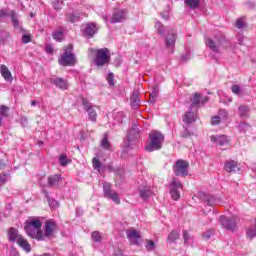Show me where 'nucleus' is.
<instances>
[{
    "label": "nucleus",
    "mask_w": 256,
    "mask_h": 256,
    "mask_svg": "<svg viewBox=\"0 0 256 256\" xmlns=\"http://www.w3.org/2000/svg\"><path fill=\"white\" fill-rule=\"evenodd\" d=\"M101 146L103 147V149H111V144L109 143V138L107 137V134L104 135L101 141Z\"/></svg>",
    "instance_id": "39"
},
{
    "label": "nucleus",
    "mask_w": 256,
    "mask_h": 256,
    "mask_svg": "<svg viewBox=\"0 0 256 256\" xmlns=\"http://www.w3.org/2000/svg\"><path fill=\"white\" fill-rule=\"evenodd\" d=\"M141 101L139 100V92L137 91H134L130 97V103H131V106L134 108V109H139V103Z\"/></svg>",
    "instance_id": "26"
},
{
    "label": "nucleus",
    "mask_w": 256,
    "mask_h": 256,
    "mask_svg": "<svg viewBox=\"0 0 256 256\" xmlns=\"http://www.w3.org/2000/svg\"><path fill=\"white\" fill-rule=\"evenodd\" d=\"M68 21H70V23H77V21H79V16H75L73 14H71L70 16L67 17Z\"/></svg>",
    "instance_id": "49"
},
{
    "label": "nucleus",
    "mask_w": 256,
    "mask_h": 256,
    "mask_svg": "<svg viewBox=\"0 0 256 256\" xmlns=\"http://www.w3.org/2000/svg\"><path fill=\"white\" fill-rule=\"evenodd\" d=\"M224 169L226 173H237L238 171H241L239 163L234 160L226 161V163L224 164Z\"/></svg>",
    "instance_id": "14"
},
{
    "label": "nucleus",
    "mask_w": 256,
    "mask_h": 256,
    "mask_svg": "<svg viewBox=\"0 0 256 256\" xmlns=\"http://www.w3.org/2000/svg\"><path fill=\"white\" fill-rule=\"evenodd\" d=\"M238 43H239V45H243V39L239 38Z\"/></svg>",
    "instance_id": "58"
},
{
    "label": "nucleus",
    "mask_w": 256,
    "mask_h": 256,
    "mask_svg": "<svg viewBox=\"0 0 256 256\" xmlns=\"http://www.w3.org/2000/svg\"><path fill=\"white\" fill-rule=\"evenodd\" d=\"M249 113H251V110L249 109V106H245V105H240L239 106V108H238L239 117L247 119V117H249Z\"/></svg>",
    "instance_id": "27"
},
{
    "label": "nucleus",
    "mask_w": 256,
    "mask_h": 256,
    "mask_svg": "<svg viewBox=\"0 0 256 256\" xmlns=\"http://www.w3.org/2000/svg\"><path fill=\"white\" fill-rule=\"evenodd\" d=\"M26 233L32 239H37L38 241H43V239H44L43 230H41L40 228L32 227L30 229V232L26 231Z\"/></svg>",
    "instance_id": "17"
},
{
    "label": "nucleus",
    "mask_w": 256,
    "mask_h": 256,
    "mask_svg": "<svg viewBox=\"0 0 256 256\" xmlns=\"http://www.w3.org/2000/svg\"><path fill=\"white\" fill-rule=\"evenodd\" d=\"M199 3H201V0H184V4L189 7V9H197Z\"/></svg>",
    "instance_id": "31"
},
{
    "label": "nucleus",
    "mask_w": 256,
    "mask_h": 256,
    "mask_svg": "<svg viewBox=\"0 0 256 256\" xmlns=\"http://www.w3.org/2000/svg\"><path fill=\"white\" fill-rule=\"evenodd\" d=\"M92 239L93 241H95L96 243H101V239H103V236H101V232L99 231H94L92 233Z\"/></svg>",
    "instance_id": "41"
},
{
    "label": "nucleus",
    "mask_w": 256,
    "mask_h": 256,
    "mask_svg": "<svg viewBox=\"0 0 256 256\" xmlns=\"http://www.w3.org/2000/svg\"><path fill=\"white\" fill-rule=\"evenodd\" d=\"M179 189H183V185L176 178L172 180L170 195L174 201H179L181 198V194L179 193Z\"/></svg>",
    "instance_id": "11"
},
{
    "label": "nucleus",
    "mask_w": 256,
    "mask_h": 256,
    "mask_svg": "<svg viewBox=\"0 0 256 256\" xmlns=\"http://www.w3.org/2000/svg\"><path fill=\"white\" fill-rule=\"evenodd\" d=\"M90 55H95V65L97 67H103V65H109V61H111V54L109 53V49L102 48L95 50L93 48L89 49Z\"/></svg>",
    "instance_id": "3"
},
{
    "label": "nucleus",
    "mask_w": 256,
    "mask_h": 256,
    "mask_svg": "<svg viewBox=\"0 0 256 256\" xmlns=\"http://www.w3.org/2000/svg\"><path fill=\"white\" fill-rule=\"evenodd\" d=\"M155 29L158 35L163 36L165 34V26L161 22L158 21L155 23Z\"/></svg>",
    "instance_id": "36"
},
{
    "label": "nucleus",
    "mask_w": 256,
    "mask_h": 256,
    "mask_svg": "<svg viewBox=\"0 0 256 256\" xmlns=\"http://www.w3.org/2000/svg\"><path fill=\"white\" fill-rule=\"evenodd\" d=\"M49 205H50V207H52V209H57V207H59V203L55 200L50 201Z\"/></svg>",
    "instance_id": "54"
},
{
    "label": "nucleus",
    "mask_w": 256,
    "mask_h": 256,
    "mask_svg": "<svg viewBox=\"0 0 256 256\" xmlns=\"http://www.w3.org/2000/svg\"><path fill=\"white\" fill-rule=\"evenodd\" d=\"M9 112V108L6 106H0V127L1 124L3 123V119H5V117H7Z\"/></svg>",
    "instance_id": "34"
},
{
    "label": "nucleus",
    "mask_w": 256,
    "mask_h": 256,
    "mask_svg": "<svg viewBox=\"0 0 256 256\" xmlns=\"http://www.w3.org/2000/svg\"><path fill=\"white\" fill-rule=\"evenodd\" d=\"M139 193L141 199H149L153 195V190H151V186H140Z\"/></svg>",
    "instance_id": "22"
},
{
    "label": "nucleus",
    "mask_w": 256,
    "mask_h": 256,
    "mask_svg": "<svg viewBox=\"0 0 256 256\" xmlns=\"http://www.w3.org/2000/svg\"><path fill=\"white\" fill-rule=\"evenodd\" d=\"M8 239L9 241H12V243H16L19 245V247H22L26 253H30L31 251V244L25 239L23 236L19 235L17 232V229L15 228H10L8 230Z\"/></svg>",
    "instance_id": "4"
},
{
    "label": "nucleus",
    "mask_w": 256,
    "mask_h": 256,
    "mask_svg": "<svg viewBox=\"0 0 256 256\" xmlns=\"http://www.w3.org/2000/svg\"><path fill=\"white\" fill-rule=\"evenodd\" d=\"M177 239H179V232L173 230L172 232L169 233L168 241L170 243H174V241H177Z\"/></svg>",
    "instance_id": "37"
},
{
    "label": "nucleus",
    "mask_w": 256,
    "mask_h": 256,
    "mask_svg": "<svg viewBox=\"0 0 256 256\" xmlns=\"http://www.w3.org/2000/svg\"><path fill=\"white\" fill-rule=\"evenodd\" d=\"M103 193L106 199H110L116 205H121V199L119 198V193L117 191L111 189V184L109 182H105L103 184Z\"/></svg>",
    "instance_id": "7"
},
{
    "label": "nucleus",
    "mask_w": 256,
    "mask_h": 256,
    "mask_svg": "<svg viewBox=\"0 0 256 256\" xmlns=\"http://www.w3.org/2000/svg\"><path fill=\"white\" fill-rule=\"evenodd\" d=\"M212 125H219L221 123V117L220 116H214L211 119Z\"/></svg>",
    "instance_id": "48"
},
{
    "label": "nucleus",
    "mask_w": 256,
    "mask_h": 256,
    "mask_svg": "<svg viewBox=\"0 0 256 256\" xmlns=\"http://www.w3.org/2000/svg\"><path fill=\"white\" fill-rule=\"evenodd\" d=\"M81 30L87 37H93L97 33V25L95 23L84 24Z\"/></svg>",
    "instance_id": "15"
},
{
    "label": "nucleus",
    "mask_w": 256,
    "mask_h": 256,
    "mask_svg": "<svg viewBox=\"0 0 256 256\" xmlns=\"http://www.w3.org/2000/svg\"><path fill=\"white\" fill-rule=\"evenodd\" d=\"M38 145H43V141H38Z\"/></svg>",
    "instance_id": "62"
},
{
    "label": "nucleus",
    "mask_w": 256,
    "mask_h": 256,
    "mask_svg": "<svg viewBox=\"0 0 256 256\" xmlns=\"http://www.w3.org/2000/svg\"><path fill=\"white\" fill-rule=\"evenodd\" d=\"M194 133L189 128H184V131L181 132V137L187 138L192 137Z\"/></svg>",
    "instance_id": "43"
},
{
    "label": "nucleus",
    "mask_w": 256,
    "mask_h": 256,
    "mask_svg": "<svg viewBox=\"0 0 256 256\" xmlns=\"http://www.w3.org/2000/svg\"><path fill=\"white\" fill-rule=\"evenodd\" d=\"M11 17V12L9 13L7 10H0V19H4V17Z\"/></svg>",
    "instance_id": "50"
},
{
    "label": "nucleus",
    "mask_w": 256,
    "mask_h": 256,
    "mask_svg": "<svg viewBox=\"0 0 256 256\" xmlns=\"http://www.w3.org/2000/svg\"><path fill=\"white\" fill-rule=\"evenodd\" d=\"M211 235H213V232L208 230L202 234V237H204V239H211Z\"/></svg>",
    "instance_id": "52"
},
{
    "label": "nucleus",
    "mask_w": 256,
    "mask_h": 256,
    "mask_svg": "<svg viewBox=\"0 0 256 256\" xmlns=\"http://www.w3.org/2000/svg\"><path fill=\"white\" fill-rule=\"evenodd\" d=\"M60 65L64 67H73L77 63V59H75V54H73V44H69L66 48H64V53L59 59Z\"/></svg>",
    "instance_id": "5"
},
{
    "label": "nucleus",
    "mask_w": 256,
    "mask_h": 256,
    "mask_svg": "<svg viewBox=\"0 0 256 256\" xmlns=\"http://www.w3.org/2000/svg\"><path fill=\"white\" fill-rule=\"evenodd\" d=\"M106 79L110 87H113L115 85V79H114L113 73H109Z\"/></svg>",
    "instance_id": "45"
},
{
    "label": "nucleus",
    "mask_w": 256,
    "mask_h": 256,
    "mask_svg": "<svg viewBox=\"0 0 256 256\" xmlns=\"http://www.w3.org/2000/svg\"><path fill=\"white\" fill-rule=\"evenodd\" d=\"M126 234L132 245H139V240L141 239V234L139 233V231L132 229L128 230Z\"/></svg>",
    "instance_id": "16"
},
{
    "label": "nucleus",
    "mask_w": 256,
    "mask_h": 256,
    "mask_svg": "<svg viewBox=\"0 0 256 256\" xmlns=\"http://www.w3.org/2000/svg\"><path fill=\"white\" fill-rule=\"evenodd\" d=\"M210 141L215 145H219V147H227L230 143L229 137L226 135H212Z\"/></svg>",
    "instance_id": "12"
},
{
    "label": "nucleus",
    "mask_w": 256,
    "mask_h": 256,
    "mask_svg": "<svg viewBox=\"0 0 256 256\" xmlns=\"http://www.w3.org/2000/svg\"><path fill=\"white\" fill-rule=\"evenodd\" d=\"M205 43L213 53H221V49H227L230 45L225 35L221 32L216 33L213 38H206Z\"/></svg>",
    "instance_id": "1"
},
{
    "label": "nucleus",
    "mask_w": 256,
    "mask_h": 256,
    "mask_svg": "<svg viewBox=\"0 0 256 256\" xmlns=\"http://www.w3.org/2000/svg\"><path fill=\"white\" fill-rule=\"evenodd\" d=\"M158 95H159V88L157 86H154L152 88V93L150 94V98H149L150 103H155V101H157Z\"/></svg>",
    "instance_id": "33"
},
{
    "label": "nucleus",
    "mask_w": 256,
    "mask_h": 256,
    "mask_svg": "<svg viewBox=\"0 0 256 256\" xmlns=\"http://www.w3.org/2000/svg\"><path fill=\"white\" fill-rule=\"evenodd\" d=\"M0 73L2 77L5 79V81H8V83H11L13 81L11 71H9V68H7L5 64L0 65Z\"/></svg>",
    "instance_id": "21"
},
{
    "label": "nucleus",
    "mask_w": 256,
    "mask_h": 256,
    "mask_svg": "<svg viewBox=\"0 0 256 256\" xmlns=\"http://www.w3.org/2000/svg\"><path fill=\"white\" fill-rule=\"evenodd\" d=\"M10 17L12 19L14 29H17L18 31H23V27H21V21H19V15H17V13L12 10L10 12Z\"/></svg>",
    "instance_id": "23"
},
{
    "label": "nucleus",
    "mask_w": 256,
    "mask_h": 256,
    "mask_svg": "<svg viewBox=\"0 0 256 256\" xmlns=\"http://www.w3.org/2000/svg\"><path fill=\"white\" fill-rule=\"evenodd\" d=\"M175 41H176L175 33H169L166 36V47L168 49H173V47H175Z\"/></svg>",
    "instance_id": "28"
},
{
    "label": "nucleus",
    "mask_w": 256,
    "mask_h": 256,
    "mask_svg": "<svg viewBox=\"0 0 256 256\" xmlns=\"http://www.w3.org/2000/svg\"><path fill=\"white\" fill-rule=\"evenodd\" d=\"M127 19V12L125 10H115L112 18L110 20L111 23H121Z\"/></svg>",
    "instance_id": "13"
},
{
    "label": "nucleus",
    "mask_w": 256,
    "mask_h": 256,
    "mask_svg": "<svg viewBox=\"0 0 256 256\" xmlns=\"http://www.w3.org/2000/svg\"><path fill=\"white\" fill-rule=\"evenodd\" d=\"M191 101H192L191 107H199V105L203 103H207V97L202 98L201 94L196 92L191 98Z\"/></svg>",
    "instance_id": "19"
},
{
    "label": "nucleus",
    "mask_w": 256,
    "mask_h": 256,
    "mask_svg": "<svg viewBox=\"0 0 256 256\" xmlns=\"http://www.w3.org/2000/svg\"><path fill=\"white\" fill-rule=\"evenodd\" d=\"M46 53H49V54H51V53H53V47H51V46H46Z\"/></svg>",
    "instance_id": "56"
},
{
    "label": "nucleus",
    "mask_w": 256,
    "mask_h": 256,
    "mask_svg": "<svg viewBox=\"0 0 256 256\" xmlns=\"http://www.w3.org/2000/svg\"><path fill=\"white\" fill-rule=\"evenodd\" d=\"M7 183V175L0 176V185H5Z\"/></svg>",
    "instance_id": "53"
},
{
    "label": "nucleus",
    "mask_w": 256,
    "mask_h": 256,
    "mask_svg": "<svg viewBox=\"0 0 256 256\" xmlns=\"http://www.w3.org/2000/svg\"><path fill=\"white\" fill-rule=\"evenodd\" d=\"M128 139H131V138L129 137V134H128Z\"/></svg>",
    "instance_id": "64"
},
{
    "label": "nucleus",
    "mask_w": 256,
    "mask_h": 256,
    "mask_svg": "<svg viewBox=\"0 0 256 256\" xmlns=\"http://www.w3.org/2000/svg\"><path fill=\"white\" fill-rule=\"evenodd\" d=\"M237 221L239 219L236 216H221L220 217V223L224 229H228L230 231H234L235 227H237Z\"/></svg>",
    "instance_id": "9"
},
{
    "label": "nucleus",
    "mask_w": 256,
    "mask_h": 256,
    "mask_svg": "<svg viewBox=\"0 0 256 256\" xmlns=\"http://www.w3.org/2000/svg\"><path fill=\"white\" fill-rule=\"evenodd\" d=\"M92 165L93 168L96 169V171L101 173V161L98 158L92 159Z\"/></svg>",
    "instance_id": "40"
},
{
    "label": "nucleus",
    "mask_w": 256,
    "mask_h": 256,
    "mask_svg": "<svg viewBox=\"0 0 256 256\" xmlns=\"http://www.w3.org/2000/svg\"><path fill=\"white\" fill-rule=\"evenodd\" d=\"M183 239L185 245H193V243H195V239L187 231H183Z\"/></svg>",
    "instance_id": "30"
},
{
    "label": "nucleus",
    "mask_w": 256,
    "mask_h": 256,
    "mask_svg": "<svg viewBox=\"0 0 256 256\" xmlns=\"http://www.w3.org/2000/svg\"><path fill=\"white\" fill-rule=\"evenodd\" d=\"M0 169H3V162L0 161Z\"/></svg>",
    "instance_id": "60"
},
{
    "label": "nucleus",
    "mask_w": 256,
    "mask_h": 256,
    "mask_svg": "<svg viewBox=\"0 0 256 256\" xmlns=\"http://www.w3.org/2000/svg\"><path fill=\"white\" fill-rule=\"evenodd\" d=\"M31 105H32V107H35V105H37V102L35 100H32Z\"/></svg>",
    "instance_id": "57"
},
{
    "label": "nucleus",
    "mask_w": 256,
    "mask_h": 256,
    "mask_svg": "<svg viewBox=\"0 0 256 256\" xmlns=\"http://www.w3.org/2000/svg\"><path fill=\"white\" fill-rule=\"evenodd\" d=\"M61 181V174H55L48 177V187H57Z\"/></svg>",
    "instance_id": "25"
},
{
    "label": "nucleus",
    "mask_w": 256,
    "mask_h": 256,
    "mask_svg": "<svg viewBox=\"0 0 256 256\" xmlns=\"http://www.w3.org/2000/svg\"><path fill=\"white\" fill-rule=\"evenodd\" d=\"M102 18L104 19L105 23H107L108 21L107 16H102Z\"/></svg>",
    "instance_id": "59"
},
{
    "label": "nucleus",
    "mask_w": 256,
    "mask_h": 256,
    "mask_svg": "<svg viewBox=\"0 0 256 256\" xmlns=\"http://www.w3.org/2000/svg\"><path fill=\"white\" fill-rule=\"evenodd\" d=\"M239 128L242 129L243 131H247V129H250L251 126H250L249 124L243 122V123H241V124L239 125Z\"/></svg>",
    "instance_id": "51"
},
{
    "label": "nucleus",
    "mask_w": 256,
    "mask_h": 256,
    "mask_svg": "<svg viewBox=\"0 0 256 256\" xmlns=\"http://www.w3.org/2000/svg\"><path fill=\"white\" fill-rule=\"evenodd\" d=\"M182 59H183V61H187L188 58L183 56Z\"/></svg>",
    "instance_id": "61"
},
{
    "label": "nucleus",
    "mask_w": 256,
    "mask_h": 256,
    "mask_svg": "<svg viewBox=\"0 0 256 256\" xmlns=\"http://www.w3.org/2000/svg\"><path fill=\"white\" fill-rule=\"evenodd\" d=\"M59 163H60L61 167H67V165H69V163H71V160H69V158H67V155L61 154L59 157Z\"/></svg>",
    "instance_id": "35"
},
{
    "label": "nucleus",
    "mask_w": 256,
    "mask_h": 256,
    "mask_svg": "<svg viewBox=\"0 0 256 256\" xmlns=\"http://www.w3.org/2000/svg\"><path fill=\"white\" fill-rule=\"evenodd\" d=\"M145 249L146 251H155L157 249V244L153 240H145Z\"/></svg>",
    "instance_id": "32"
},
{
    "label": "nucleus",
    "mask_w": 256,
    "mask_h": 256,
    "mask_svg": "<svg viewBox=\"0 0 256 256\" xmlns=\"http://www.w3.org/2000/svg\"><path fill=\"white\" fill-rule=\"evenodd\" d=\"M82 106L86 113H88L89 121L97 123V109H99V106L92 105L91 102L87 101L85 98H82Z\"/></svg>",
    "instance_id": "6"
},
{
    "label": "nucleus",
    "mask_w": 256,
    "mask_h": 256,
    "mask_svg": "<svg viewBox=\"0 0 256 256\" xmlns=\"http://www.w3.org/2000/svg\"><path fill=\"white\" fill-rule=\"evenodd\" d=\"M50 83L58 87V89L65 90L69 87V84L63 78H51Z\"/></svg>",
    "instance_id": "18"
},
{
    "label": "nucleus",
    "mask_w": 256,
    "mask_h": 256,
    "mask_svg": "<svg viewBox=\"0 0 256 256\" xmlns=\"http://www.w3.org/2000/svg\"><path fill=\"white\" fill-rule=\"evenodd\" d=\"M221 203V199L215 196H206V205L209 207H213L214 205H219Z\"/></svg>",
    "instance_id": "29"
},
{
    "label": "nucleus",
    "mask_w": 256,
    "mask_h": 256,
    "mask_svg": "<svg viewBox=\"0 0 256 256\" xmlns=\"http://www.w3.org/2000/svg\"><path fill=\"white\" fill-rule=\"evenodd\" d=\"M52 37H53V39H54L55 41H58V42L63 41V37H64L63 31H62V30H56V31L53 33Z\"/></svg>",
    "instance_id": "38"
},
{
    "label": "nucleus",
    "mask_w": 256,
    "mask_h": 256,
    "mask_svg": "<svg viewBox=\"0 0 256 256\" xmlns=\"http://www.w3.org/2000/svg\"><path fill=\"white\" fill-rule=\"evenodd\" d=\"M197 121V114L193 111H188L183 116V122L186 123V125H190V123H195Z\"/></svg>",
    "instance_id": "24"
},
{
    "label": "nucleus",
    "mask_w": 256,
    "mask_h": 256,
    "mask_svg": "<svg viewBox=\"0 0 256 256\" xmlns=\"http://www.w3.org/2000/svg\"><path fill=\"white\" fill-rule=\"evenodd\" d=\"M231 91L234 95H241V87L237 84L232 85Z\"/></svg>",
    "instance_id": "44"
},
{
    "label": "nucleus",
    "mask_w": 256,
    "mask_h": 256,
    "mask_svg": "<svg viewBox=\"0 0 256 256\" xmlns=\"http://www.w3.org/2000/svg\"><path fill=\"white\" fill-rule=\"evenodd\" d=\"M55 231H57V223H55L53 220L46 221L43 233V241H45V239H51Z\"/></svg>",
    "instance_id": "10"
},
{
    "label": "nucleus",
    "mask_w": 256,
    "mask_h": 256,
    "mask_svg": "<svg viewBox=\"0 0 256 256\" xmlns=\"http://www.w3.org/2000/svg\"><path fill=\"white\" fill-rule=\"evenodd\" d=\"M246 26H247V24H245V18H238L236 20V27H237V29H243Z\"/></svg>",
    "instance_id": "42"
},
{
    "label": "nucleus",
    "mask_w": 256,
    "mask_h": 256,
    "mask_svg": "<svg viewBox=\"0 0 256 256\" xmlns=\"http://www.w3.org/2000/svg\"><path fill=\"white\" fill-rule=\"evenodd\" d=\"M173 171L177 177H185L189 175V163L185 160H178L173 166Z\"/></svg>",
    "instance_id": "8"
},
{
    "label": "nucleus",
    "mask_w": 256,
    "mask_h": 256,
    "mask_svg": "<svg viewBox=\"0 0 256 256\" xmlns=\"http://www.w3.org/2000/svg\"><path fill=\"white\" fill-rule=\"evenodd\" d=\"M163 143H165V136L161 132L153 130L148 135V143L145 146V149L149 153H153V151H159V149H162Z\"/></svg>",
    "instance_id": "2"
},
{
    "label": "nucleus",
    "mask_w": 256,
    "mask_h": 256,
    "mask_svg": "<svg viewBox=\"0 0 256 256\" xmlns=\"http://www.w3.org/2000/svg\"><path fill=\"white\" fill-rule=\"evenodd\" d=\"M31 42V34L22 35V43L27 44Z\"/></svg>",
    "instance_id": "46"
},
{
    "label": "nucleus",
    "mask_w": 256,
    "mask_h": 256,
    "mask_svg": "<svg viewBox=\"0 0 256 256\" xmlns=\"http://www.w3.org/2000/svg\"><path fill=\"white\" fill-rule=\"evenodd\" d=\"M61 3L57 2V3H54V9H56V11H59V9H61Z\"/></svg>",
    "instance_id": "55"
},
{
    "label": "nucleus",
    "mask_w": 256,
    "mask_h": 256,
    "mask_svg": "<svg viewBox=\"0 0 256 256\" xmlns=\"http://www.w3.org/2000/svg\"><path fill=\"white\" fill-rule=\"evenodd\" d=\"M42 223L39 219H32L28 222H26V225L24 227L25 231L31 232V228L41 229Z\"/></svg>",
    "instance_id": "20"
},
{
    "label": "nucleus",
    "mask_w": 256,
    "mask_h": 256,
    "mask_svg": "<svg viewBox=\"0 0 256 256\" xmlns=\"http://www.w3.org/2000/svg\"><path fill=\"white\" fill-rule=\"evenodd\" d=\"M218 117H221V121H225V119H227V117H228L227 111L220 110L218 112Z\"/></svg>",
    "instance_id": "47"
},
{
    "label": "nucleus",
    "mask_w": 256,
    "mask_h": 256,
    "mask_svg": "<svg viewBox=\"0 0 256 256\" xmlns=\"http://www.w3.org/2000/svg\"><path fill=\"white\" fill-rule=\"evenodd\" d=\"M231 101H233V99L230 98V99H229V103H231Z\"/></svg>",
    "instance_id": "63"
}]
</instances>
